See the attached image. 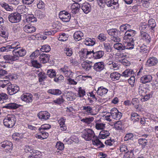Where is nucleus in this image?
Instances as JSON below:
<instances>
[{
    "label": "nucleus",
    "instance_id": "obj_35",
    "mask_svg": "<svg viewBox=\"0 0 158 158\" xmlns=\"http://www.w3.org/2000/svg\"><path fill=\"white\" fill-rule=\"evenodd\" d=\"M3 58L5 60L7 61L5 62V63H10L13 61L17 60L16 57L14 55L12 56L10 55H6L3 56Z\"/></svg>",
    "mask_w": 158,
    "mask_h": 158
},
{
    "label": "nucleus",
    "instance_id": "obj_63",
    "mask_svg": "<svg viewBox=\"0 0 158 158\" xmlns=\"http://www.w3.org/2000/svg\"><path fill=\"white\" fill-rule=\"evenodd\" d=\"M68 38V35L64 33L60 35L59 37V40L61 41H64L67 40Z\"/></svg>",
    "mask_w": 158,
    "mask_h": 158
},
{
    "label": "nucleus",
    "instance_id": "obj_64",
    "mask_svg": "<svg viewBox=\"0 0 158 158\" xmlns=\"http://www.w3.org/2000/svg\"><path fill=\"white\" fill-rule=\"evenodd\" d=\"M139 48H138L139 51L142 53H146L148 51L147 47L145 45H143L139 46Z\"/></svg>",
    "mask_w": 158,
    "mask_h": 158
},
{
    "label": "nucleus",
    "instance_id": "obj_48",
    "mask_svg": "<svg viewBox=\"0 0 158 158\" xmlns=\"http://www.w3.org/2000/svg\"><path fill=\"white\" fill-rule=\"evenodd\" d=\"M94 120V118L93 117L90 118H85L81 120L82 122L85 123L87 124H89L92 123Z\"/></svg>",
    "mask_w": 158,
    "mask_h": 158
},
{
    "label": "nucleus",
    "instance_id": "obj_38",
    "mask_svg": "<svg viewBox=\"0 0 158 158\" xmlns=\"http://www.w3.org/2000/svg\"><path fill=\"white\" fill-rule=\"evenodd\" d=\"M17 10L19 13H20L21 14H23L27 12L28 10V9L25 6L22 5L19 6L17 9Z\"/></svg>",
    "mask_w": 158,
    "mask_h": 158
},
{
    "label": "nucleus",
    "instance_id": "obj_26",
    "mask_svg": "<svg viewBox=\"0 0 158 158\" xmlns=\"http://www.w3.org/2000/svg\"><path fill=\"white\" fill-rule=\"evenodd\" d=\"M158 63L157 59L154 57H150L147 60L146 65L149 66H154Z\"/></svg>",
    "mask_w": 158,
    "mask_h": 158
},
{
    "label": "nucleus",
    "instance_id": "obj_40",
    "mask_svg": "<svg viewBox=\"0 0 158 158\" xmlns=\"http://www.w3.org/2000/svg\"><path fill=\"white\" fill-rule=\"evenodd\" d=\"M84 43L85 44L88 46H93L95 43V40L91 38H87L85 39Z\"/></svg>",
    "mask_w": 158,
    "mask_h": 158
},
{
    "label": "nucleus",
    "instance_id": "obj_33",
    "mask_svg": "<svg viewBox=\"0 0 158 158\" xmlns=\"http://www.w3.org/2000/svg\"><path fill=\"white\" fill-rule=\"evenodd\" d=\"M117 55V56H118L117 58V60L118 62L121 63L123 65L127 66V60L125 59V56L121 54L118 55V54Z\"/></svg>",
    "mask_w": 158,
    "mask_h": 158
},
{
    "label": "nucleus",
    "instance_id": "obj_46",
    "mask_svg": "<svg viewBox=\"0 0 158 158\" xmlns=\"http://www.w3.org/2000/svg\"><path fill=\"white\" fill-rule=\"evenodd\" d=\"M8 98V96L5 93H0V103H3Z\"/></svg>",
    "mask_w": 158,
    "mask_h": 158
},
{
    "label": "nucleus",
    "instance_id": "obj_18",
    "mask_svg": "<svg viewBox=\"0 0 158 158\" xmlns=\"http://www.w3.org/2000/svg\"><path fill=\"white\" fill-rule=\"evenodd\" d=\"M60 72H62L65 76L68 77H70L72 76V73L68 67L66 65H64V67L60 69Z\"/></svg>",
    "mask_w": 158,
    "mask_h": 158
},
{
    "label": "nucleus",
    "instance_id": "obj_58",
    "mask_svg": "<svg viewBox=\"0 0 158 158\" xmlns=\"http://www.w3.org/2000/svg\"><path fill=\"white\" fill-rule=\"evenodd\" d=\"M47 74L51 78L54 77L56 76V73L55 70L50 69L47 71Z\"/></svg>",
    "mask_w": 158,
    "mask_h": 158
},
{
    "label": "nucleus",
    "instance_id": "obj_28",
    "mask_svg": "<svg viewBox=\"0 0 158 158\" xmlns=\"http://www.w3.org/2000/svg\"><path fill=\"white\" fill-rule=\"evenodd\" d=\"M80 6V4L76 3H73L70 7L71 12L75 14H76L79 11Z\"/></svg>",
    "mask_w": 158,
    "mask_h": 158
},
{
    "label": "nucleus",
    "instance_id": "obj_53",
    "mask_svg": "<svg viewBox=\"0 0 158 158\" xmlns=\"http://www.w3.org/2000/svg\"><path fill=\"white\" fill-rule=\"evenodd\" d=\"M51 126L49 124H44L41 125L39 128V132H44L45 130H48L50 128Z\"/></svg>",
    "mask_w": 158,
    "mask_h": 158
},
{
    "label": "nucleus",
    "instance_id": "obj_44",
    "mask_svg": "<svg viewBox=\"0 0 158 158\" xmlns=\"http://www.w3.org/2000/svg\"><path fill=\"white\" fill-rule=\"evenodd\" d=\"M110 133L107 131H102L99 133V138H105L109 136Z\"/></svg>",
    "mask_w": 158,
    "mask_h": 158
},
{
    "label": "nucleus",
    "instance_id": "obj_21",
    "mask_svg": "<svg viewBox=\"0 0 158 158\" xmlns=\"http://www.w3.org/2000/svg\"><path fill=\"white\" fill-rule=\"evenodd\" d=\"M20 105L15 102H10L3 106V108L9 110H15L19 107Z\"/></svg>",
    "mask_w": 158,
    "mask_h": 158
},
{
    "label": "nucleus",
    "instance_id": "obj_13",
    "mask_svg": "<svg viewBox=\"0 0 158 158\" xmlns=\"http://www.w3.org/2000/svg\"><path fill=\"white\" fill-rule=\"evenodd\" d=\"M33 96L30 93H25L23 94L21 96V99L26 103L31 102L32 101Z\"/></svg>",
    "mask_w": 158,
    "mask_h": 158
},
{
    "label": "nucleus",
    "instance_id": "obj_51",
    "mask_svg": "<svg viewBox=\"0 0 158 158\" xmlns=\"http://www.w3.org/2000/svg\"><path fill=\"white\" fill-rule=\"evenodd\" d=\"M139 101L137 98H134L132 100L131 103H132L134 106L135 108L137 110H139Z\"/></svg>",
    "mask_w": 158,
    "mask_h": 158
},
{
    "label": "nucleus",
    "instance_id": "obj_15",
    "mask_svg": "<svg viewBox=\"0 0 158 158\" xmlns=\"http://www.w3.org/2000/svg\"><path fill=\"white\" fill-rule=\"evenodd\" d=\"M134 41L133 39L126 40L123 41L125 43L124 44V49H133L134 47Z\"/></svg>",
    "mask_w": 158,
    "mask_h": 158
},
{
    "label": "nucleus",
    "instance_id": "obj_20",
    "mask_svg": "<svg viewBox=\"0 0 158 158\" xmlns=\"http://www.w3.org/2000/svg\"><path fill=\"white\" fill-rule=\"evenodd\" d=\"M95 136L94 132L91 129H88L83 134L82 137L83 138H92Z\"/></svg>",
    "mask_w": 158,
    "mask_h": 158
},
{
    "label": "nucleus",
    "instance_id": "obj_62",
    "mask_svg": "<svg viewBox=\"0 0 158 158\" xmlns=\"http://www.w3.org/2000/svg\"><path fill=\"white\" fill-rule=\"evenodd\" d=\"M131 28V26L128 24H126L122 25L120 27V31L124 32L125 31Z\"/></svg>",
    "mask_w": 158,
    "mask_h": 158
},
{
    "label": "nucleus",
    "instance_id": "obj_29",
    "mask_svg": "<svg viewBox=\"0 0 158 158\" xmlns=\"http://www.w3.org/2000/svg\"><path fill=\"white\" fill-rule=\"evenodd\" d=\"M108 90L103 86L99 87L96 91L97 94L101 96H104L108 92Z\"/></svg>",
    "mask_w": 158,
    "mask_h": 158
},
{
    "label": "nucleus",
    "instance_id": "obj_59",
    "mask_svg": "<svg viewBox=\"0 0 158 158\" xmlns=\"http://www.w3.org/2000/svg\"><path fill=\"white\" fill-rule=\"evenodd\" d=\"M114 48L118 50H123L124 49V46L119 42L115 44L114 45Z\"/></svg>",
    "mask_w": 158,
    "mask_h": 158
},
{
    "label": "nucleus",
    "instance_id": "obj_31",
    "mask_svg": "<svg viewBox=\"0 0 158 158\" xmlns=\"http://www.w3.org/2000/svg\"><path fill=\"white\" fill-rule=\"evenodd\" d=\"M50 57L49 55L42 53L40 56V62L43 63H47L49 61Z\"/></svg>",
    "mask_w": 158,
    "mask_h": 158
},
{
    "label": "nucleus",
    "instance_id": "obj_24",
    "mask_svg": "<svg viewBox=\"0 0 158 158\" xmlns=\"http://www.w3.org/2000/svg\"><path fill=\"white\" fill-rule=\"evenodd\" d=\"M23 30L27 33H31L35 31L36 28L32 25L29 24L23 27Z\"/></svg>",
    "mask_w": 158,
    "mask_h": 158
},
{
    "label": "nucleus",
    "instance_id": "obj_60",
    "mask_svg": "<svg viewBox=\"0 0 158 158\" xmlns=\"http://www.w3.org/2000/svg\"><path fill=\"white\" fill-rule=\"evenodd\" d=\"M31 155L35 156V157L36 158H41L42 156V154L41 152L34 149L33 152L31 153Z\"/></svg>",
    "mask_w": 158,
    "mask_h": 158
},
{
    "label": "nucleus",
    "instance_id": "obj_37",
    "mask_svg": "<svg viewBox=\"0 0 158 158\" xmlns=\"http://www.w3.org/2000/svg\"><path fill=\"white\" fill-rule=\"evenodd\" d=\"M94 58L95 59H99L102 58L104 54V52L102 50L97 51H94Z\"/></svg>",
    "mask_w": 158,
    "mask_h": 158
},
{
    "label": "nucleus",
    "instance_id": "obj_16",
    "mask_svg": "<svg viewBox=\"0 0 158 158\" xmlns=\"http://www.w3.org/2000/svg\"><path fill=\"white\" fill-rule=\"evenodd\" d=\"M81 66L84 69L89 71L93 67V63L88 60L85 61L81 63Z\"/></svg>",
    "mask_w": 158,
    "mask_h": 158
},
{
    "label": "nucleus",
    "instance_id": "obj_12",
    "mask_svg": "<svg viewBox=\"0 0 158 158\" xmlns=\"http://www.w3.org/2000/svg\"><path fill=\"white\" fill-rule=\"evenodd\" d=\"M94 69L97 72H100L105 69L104 63L103 62H96L93 66Z\"/></svg>",
    "mask_w": 158,
    "mask_h": 158
},
{
    "label": "nucleus",
    "instance_id": "obj_32",
    "mask_svg": "<svg viewBox=\"0 0 158 158\" xmlns=\"http://www.w3.org/2000/svg\"><path fill=\"white\" fill-rule=\"evenodd\" d=\"M65 120L66 119L64 117L61 118L58 120L60 128L62 131H65L67 129L65 123Z\"/></svg>",
    "mask_w": 158,
    "mask_h": 158
},
{
    "label": "nucleus",
    "instance_id": "obj_30",
    "mask_svg": "<svg viewBox=\"0 0 158 158\" xmlns=\"http://www.w3.org/2000/svg\"><path fill=\"white\" fill-rule=\"evenodd\" d=\"M107 32L111 37L118 36L120 34V31L115 28L109 29L107 30Z\"/></svg>",
    "mask_w": 158,
    "mask_h": 158
},
{
    "label": "nucleus",
    "instance_id": "obj_2",
    "mask_svg": "<svg viewBox=\"0 0 158 158\" xmlns=\"http://www.w3.org/2000/svg\"><path fill=\"white\" fill-rule=\"evenodd\" d=\"M16 121L15 116L12 114H9L3 120L4 125L8 128H11L15 125Z\"/></svg>",
    "mask_w": 158,
    "mask_h": 158
},
{
    "label": "nucleus",
    "instance_id": "obj_47",
    "mask_svg": "<svg viewBox=\"0 0 158 158\" xmlns=\"http://www.w3.org/2000/svg\"><path fill=\"white\" fill-rule=\"evenodd\" d=\"M48 92L55 95H59L61 94V91L59 89H50L48 90Z\"/></svg>",
    "mask_w": 158,
    "mask_h": 158
},
{
    "label": "nucleus",
    "instance_id": "obj_8",
    "mask_svg": "<svg viewBox=\"0 0 158 158\" xmlns=\"http://www.w3.org/2000/svg\"><path fill=\"white\" fill-rule=\"evenodd\" d=\"M60 19L64 22H69L71 18L70 14L65 10L60 11L59 14Z\"/></svg>",
    "mask_w": 158,
    "mask_h": 158
},
{
    "label": "nucleus",
    "instance_id": "obj_42",
    "mask_svg": "<svg viewBox=\"0 0 158 158\" xmlns=\"http://www.w3.org/2000/svg\"><path fill=\"white\" fill-rule=\"evenodd\" d=\"M139 94L141 96L144 95L147 93V89L143 87V84H141L139 85Z\"/></svg>",
    "mask_w": 158,
    "mask_h": 158
},
{
    "label": "nucleus",
    "instance_id": "obj_1",
    "mask_svg": "<svg viewBox=\"0 0 158 158\" xmlns=\"http://www.w3.org/2000/svg\"><path fill=\"white\" fill-rule=\"evenodd\" d=\"M134 72L131 69H127L123 72L121 74L117 72H114L111 73L110 77L113 81L118 80L121 76L127 77L134 73Z\"/></svg>",
    "mask_w": 158,
    "mask_h": 158
},
{
    "label": "nucleus",
    "instance_id": "obj_41",
    "mask_svg": "<svg viewBox=\"0 0 158 158\" xmlns=\"http://www.w3.org/2000/svg\"><path fill=\"white\" fill-rule=\"evenodd\" d=\"M131 119L133 123L139 122L140 119L139 115L137 113H132L131 115Z\"/></svg>",
    "mask_w": 158,
    "mask_h": 158
},
{
    "label": "nucleus",
    "instance_id": "obj_54",
    "mask_svg": "<svg viewBox=\"0 0 158 158\" xmlns=\"http://www.w3.org/2000/svg\"><path fill=\"white\" fill-rule=\"evenodd\" d=\"M66 99L68 101H73L75 98L73 97L74 94L71 92H68L66 94Z\"/></svg>",
    "mask_w": 158,
    "mask_h": 158
},
{
    "label": "nucleus",
    "instance_id": "obj_14",
    "mask_svg": "<svg viewBox=\"0 0 158 158\" xmlns=\"http://www.w3.org/2000/svg\"><path fill=\"white\" fill-rule=\"evenodd\" d=\"M1 146L5 148V151L7 153L10 152V150L12 149V143L8 141H4L2 142Z\"/></svg>",
    "mask_w": 158,
    "mask_h": 158
},
{
    "label": "nucleus",
    "instance_id": "obj_61",
    "mask_svg": "<svg viewBox=\"0 0 158 158\" xmlns=\"http://www.w3.org/2000/svg\"><path fill=\"white\" fill-rule=\"evenodd\" d=\"M153 94V92L151 91L149 93L147 94V93L144 94V95H143V98L142 99V101H146L149 99L150 98L152 97Z\"/></svg>",
    "mask_w": 158,
    "mask_h": 158
},
{
    "label": "nucleus",
    "instance_id": "obj_36",
    "mask_svg": "<svg viewBox=\"0 0 158 158\" xmlns=\"http://www.w3.org/2000/svg\"><path fill=\"white\" fill-rule=\"evenodd\" d=\"M95 127L97 130H102L106 127V124L103 123L96 121L95 122Z\"/></svg>",
    "mask_w": 158,
    "mask_h": 158
},
{
    "label": "nucleus",
    "instance_id": "obj_7",
    "mask_svg": "<svg viewBox=\"0 0 158 158\" xmlns=\"http://www.w3.org/2000/svg\"><path fill=\"white\" fill-rule=\"evenodd\" d=\"M11 78V75L9 74L8 75L5 76L2 80H0V89L5 88L7 89L10 83L9 80Z\"/></svg>",
    "mask_w": 158,
    "mask_h": 158
},
{
    "label": "nucleus",
    "instance_id": "obj_27",
    "mask_svg": "<svg viewBox=\"0 0 158 158\" xmlns=\"http://www.w3.org/2000/svg\"><path fill=\"white\" fill-rule=\"evenodd\" d=\"M140 36L141 38L147 43H149L151 41V38L149 35L144 31H141Z\"/></svg>",
    "mask_w": 158,
    "mask_h": 158
},
{
    "label": "nucleus",
    "instance_id": "obj_49",
    "mask_svg": "<svg viewBox=\"0 0 158 158\" xmlns=\"http://www.w3.org/2000/svg\"><path fill=\"white\" fill-rule=\"evenodd\" d=\"M40 50L42 52H48L51 50L50 46L48 44H45L42 46Z\"/></svg>",
    "mask_w": 158,
    "mask_h": 158
},
{
    "label": "nucleus",
    "instance_id": "obj_10",
    "mask_svg": "<svg viewBox=\"0 0 158 158\" xmlns=\"http://www.w3.org/2000/svg\"><path fill=\"white\" fill-rule=\"evenodd\" d=\"M136 31L135 30H131L130 28L128 29L124 34V36L123 37L124 40H134L133 37Z\"/></svg>",
    "mask_w": 158,
    "mask_h": 158
},
{
    "label": "nucleus",
    "instance_id": "obj_52",
    "mask_svg": "<svg viewBox=\"0 0 158 158\" xmlns=\"http://www.w3.org/2000/svg\"><path fill=\"white\" fill-rule=\"evenodd\" d=\"M38 76L39 77V81L41 82L44 81L46 77V74L44 72H41L39 73Z\"/></svg>",
    "mask_w": 158,
    "mask_h": 158
},
{
    "label": "nucleus",
    "instance_id": "obj_19",
    "mask_svg": "<svg viewBox=\"0 0 158 158\" xmlns=\"http://www.w3.org/2000/svg\"><path fill=\"white\" fill-rule=\"evenodd\" d=\"M39 118L41 120H47L50 117V113L47 111H41L37 114Z\"/></svg>",
    "mask_w": 158,
    "mask_h": 158
},
{
    "label": "nucleus",
    "instance_id": "obj_34",
    "mask_svg": "<svg viewBox=\"0 0 158 158\" xmlns=\"http://www.w3.org/2000/svg\"><path fill=\"white\" fill-rule=\"evenodd\" d=\"M83 37V34L80 31H76L73 35V38L76 41L80 40Z\"/></svg>",
    "mask_w": 158,
    "mask_h": 158
},
{
    "label": "nucleus",
    "instance_id": "obj_45",
    "mask_svg": "<svg viewBox=\"0 0 158 158\" xmlns=\"http://www.w3.org/2000/svg\"><path fill=\"white\" fill-rule=\"evenodd\" d=\"M88 50L87 49H82L80 51L79 54L81 58H84V60L86 59Z\"/></svg>",
    "mask_w": 158,
    "mask_h": 158
},
{
    "label": "nucleus",
    "instance_id": "obj_5",
    "mask_svg": "<svg viewBox=\"0 0 158 158\" xmlns=\"http://www.w3.org/2000/svg\"><path fill=\"white\" fill-rule=\"evenodd\" d=\"M8 18L9 21L11 23H17L20 21L21 16L19 13H13L9 15Z\"/></svg>",
    "mask_w": 158,
    "mask_h": 158
},
{
    "label": "nucleus",
    "instance_id": "obj_25",
    "mask_svg": "<svg viewBox=\"0 0 158 158\" xmlns=\"http://www.w3.org/2000/svg\"><path fill=\"white\" fill-rule=\"evenodd\" d=\"M81 9L85 14H88L91 10L90 5L88 2H85L81 6Z\"/></svg>",
    "mask_w": 158,
    "mask_h": 158
},
{
    "label": "nucleus",
    "instance_id": "obj_9",
    "mask_svg": "<svg viewBox=\"0 0 158 158\" xmlns=\"http://www.w3.org/2000/svg\"><path fill=\"white\" fill-rule=\"evenodd\" d=\"M7 89L9 94L12 95L18 92L19 90V88L17 85L15 84L12 85L10 82Z\"/></svg>",
    "mask_w": 158,
    "mask_h": 158
},
{
    "label": "nucleus",
    "instance_id": "obj_11",
    "mask_svg": "<svg viewBox=\"0 0 158 158\" xmlns=\"http://www.w3.org/2000/svg\"><path fill=\"white\" fill-rule=\"evenodd\" d=\"M110 113L112 118L116 120H119L122 116V113L119 112L116 108H112L111 110Z\"/></svg>",
    "mask_w": 158,
    "mask_h": 158
},
{
    "label": "nucleus",
    "instance_id": "obj_4",
    "mask_svg": "<svg viewBox=\"0 0 158 158\" xmlns=\"http://www.w3.org/2000/svg\"><path fill=\"white\" fill-rule=\"evenodd\" d=\"M27 53L26 51L23 48L20 46L19 48L15 51H12L13 55H14L16 60H18L19 58L25 55Z\"/></svg>",
    "mask_w": 158,
    "mask_h": 158
},
{
    "label": "nucleus",
    "instance_id": "obj_56",
    "mask_svg": "<svg viewBox=\"0 0 158 158\" xmlns=\"http://www.w3.org/2000/svg\"><path fill=\"white\" fill-rule=\"evenodd\" d=\"M40 135H36V137L37 136L38 138H47L48 137V133L44 131V132H40Z\"/></svg>",
    "mask_w": 158,
    "mask_h": 158
},
{
    "label": "nucleus",
    "instance_id": "obj_6",
    "mask_svg": "<svg viewBox=\"0 0 158 158\" xmlns=\"http://www.w3.org/2000/svg\"><path fill=\"white\" fill-rule=\"evenodd\" d=\"M11 78V75L9 74L8 75L5 76L2 80H0V89L5 88L7 89L10 83L9 80Z\"/></svg>",
    "mask_w": 158,
    "mask_h": 158
},
{
    "label": "nucleus",
    "instance_id": "obj_3",
    "mask_svg": "<svg viewBox=\"0 0 158 158\" xmlns=\"http://www.w3.org/2000/svg\"><path fill=\"white\" fill-rule=\"evenodd\" d=\"M20 46V43L18 42H14L10 45H6L0 48V51L3 52L4 51L8 52L11 51V49H13V51H15L18 49Z\"/></svg>",
    "mask_w": 158,
    "mask_h": 158
},
{
    "label": "nucleus",
    "instance_id": "obj_43",
    "mask_svg": "<svg viewBox=\"0 0 158 158\" xmlns=\"http://www.w3.org/2000/svg\"><path fill=\"white\" fill-rule=\"evenodd\" d=\"M99 139H92V144L97 146L98 148L103 147L104 146L103 143L99 140Z\"/></svg>",
    "mask_w": 158,
    "mask_h": 158
},
{
    "label": "nucleus",
    "instance_id": "obj_17",
    "mask_svg": "<svg viewBox=\"0 0 158 158\" xmlns=\"http://www.w3.org/2000/svg\"><path fill=\"white\" fill-rule=\"evenodd\" d=\"M84 113L88 115H94L93 107L89 105H85L82 107Z\"/></svg>",
    "mask_w": 158,
    "mask_h": 158
},
{
    "label": "nucleus",
    "instance_id": "obj_50",
    "mask_svg": "<svg viewBox=\"0 0 158 158\" xmlns=\"http://www.w3.org/2000/svg\"><path fill=\"white\" fill-rule=\"evenodd\" d=\"M1 6L3 7L7 11H11L13 9L12 7L10 6L7 4L3 2L0 3Z\"/></svg>",
    "mask_w": 158,
    "mask_h": 158
},
{
    "label": "nucleus",
    "instance_id": "obj_39",
    "mask_svg": "<svg viewBox=\"0 0 158 158\" xmlns=\"http://www.w3.org/2000/svg\"><path fill=\"white\" fill-rule=\"evenodd\" d=\"M26 20L28 23L35 22L37 21L36 18L33 15H29L26 16Z\"/></svg>",
    "mask_w": 158,
    "mask_h": 158
},
{
    "label": "nucleus",
    "instance_id": "obj_23",
    "mask_svg": "<svg viewBox=\"0 0 158 158\" xmlns=\"http://www.w3.org/2000/svg\"><path fill=\"white\" fill-rule=\"evenodd\" d=\"M105 4L108 7H113L114 8V6L118 7V0H105Z\"/></svg>",
    "mask_w": 158,
    "mask_h": 158
},
{
    "label": "nucleus",
    "instance_id": "obj_55",
    "mask_svg": "<svg viewBox=\"0 0 158 158\" xmlns=\"http://www.w3.org/2000/svg\"><path fill=\"white\" fill-rule=\"evenodd\" d=\"M64 52L67 56H71L73 53L72 49L69 48H64Z\"/></svg>",
    "mask_w": 158,
    "mask_h": 158
},
{
    "label": "nucleus",
    "instance_id": "obj_57",
    "mask_svg": "<svg viewBox=\"0 0 158 158\" xmlns=\"http://www.w3.org/2000/svg\"><path fill=\"white\" fill-rule=\"evenodd\" d=\"M148 23L149 26L152 30L156 25L155 20L152 19H151L148 20Z\"/></svg>",
    "mask_w": 158,
    "mask_h": 158
},
{
    "label": "nucleus",
    "instance_id": "obj_22",
    "mask_svg": "<svg viewBox=\"0 0 158 158\" xmlns=\"http://www.w3.org/2000/svg\"><path fill=\"white\" fill-rule=\"evenodd\" d=\"M152 79L151 75L148 74L144 75L141 77L140 78V81L143 84H146L150 82Z\"/></svg>",
    "mask_w": 158,
    "mask_h": 158
}]
</instances>
